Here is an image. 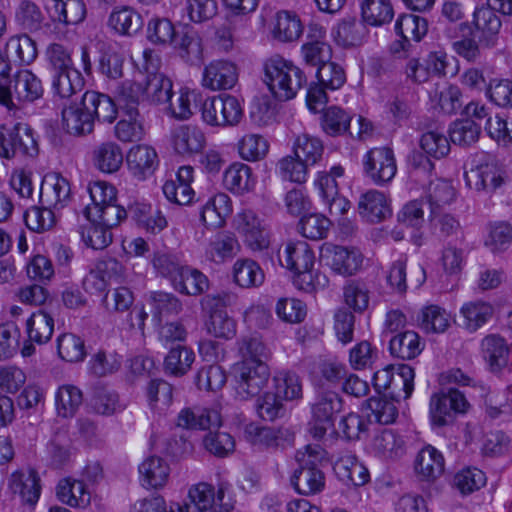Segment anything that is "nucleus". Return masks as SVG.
I'll use <instances>...</instances> for the list:
<instances>
[{
    "label": "nucleus",
    "instance_id": "nucleus-1",
    "mask_svg": "<svg viewBox=\"0 0 512 512\" xmlns=\"http://www.w3.org/2000/svg\"><path fill=\"white\" fill-rule=\"evenodd\" d=\"M264 75L269 90L280 101L293 99L307 82L299 67L278 55L265 61Z\"/></svg>",
    "mask_w": 512,
    "mask_h": 512
},
{
    "label": "nucleus",
    "instance_id": "nucleus-2",
    "mask_svg": "<svg viewBox=\"0 0 512 512\" xmlns=\"http://www.w3.org/2000/svg\"><path fill=\"white\" fill-rule=\"evenodd\" d=\"M475 166L465 172L466 184L478 192L492 193L504 183V170L495 156L477 153Z\"/></svg>",
    "mask_w": 512,
    "mask_h": 512
},
{
    "label": "nucleus",
    "instance_id": "nucleus-3",
    "mask_svg": "<svg viewBox=\"0 0 512 512\" xmlns=\"http://www.w3.org/2000/svg\"><path fill=\"white\" fill-rule=\"evenodd\" d=\"M322 449L319 446H307L300 461V467L291 476V485L302 495L320 493L325 487L324 473L318 468Z\"/></svg>",
    "mask_w": 512,
    "mask_h": 512
},
{
    "label": "nucleus",
    "instance_id": "nucleus-4",
    "mask_svg": "<svg viewBox=\"0 0 512 512\" xmlns=\"http://www.w3.org/2000/svg\"><path fill=\"white\" fill-rule=\"evenodd\" d=\"M201 115L203 121L208 125L232 127L240 123L243 117V108L235 96L221 94L204 100Z\"/></svg>",
    "mask_w": 512,
    "mask_h": 512
},
{
    "label": "nucleus",
    "instance_id": "nucleus-5",
    "mask_svg": "<svg viewBox=\"0 0 512 512\" xmlns=\"http://www.w3.org/2000/svg\"><path fill=\"white\" fill-rule=\"evenodd\" d=\"M40 79L29 70L16 73L9 87L0 86V105L9 111L18 110L21 102H32L42 96Z\"/></svg>",
    "mask_w": 512,
    "mask_h": 512
},
{
    "label": "nucleus",
    "instance_id": "nucleus-6",
    "mask_svg": "<svg viewBox=\"0 0 512 512\" xmlns=\"http://www.w3.org/2000/svg\"><path fill=\"white\" fill-rule=\"evenodd\" d=\"M342 409L341 397L333 391H319L311 405L309 433L315 439H322L333 430L336 414Z\"/></svg>",
    "mask_w": 512,
    "mask_h": 512
},
{
    "label": "nucleus",
    "instance_id": "nucleus-7",
    "mask_svg": "<svg viewBox=\"0 0 512 512\" xmlns=\"http://www.w3.org/2000/svg\"><path fill=\"white\" fill-rule=\"evenodd\" d=\"M236 394L241 400L259 395L267 385L270 370L264 361H240L235 367Z\"/></svg>",
    "mask_w": 512,
    "mask_h": 512
},
{
    "label": "nucleus",
    "instance_id": "nucleus-8",
    "mask_svg": "<svg viewBox=\"0 0 512 512\" xmlns=\"http://www.w3.org/2000/svg\"><path fill=\"white\" fill-rule=\"evenodd\" d=\"M469 403L465 395L456 389L447 393H436L430 399V418L432 425L443 427L452 424L455 414L465 413Z\"/></svg>",
    "mask_w": 512,
    "mask_h": 512
},
{
    "label": "nucleus",
    "instance_id": "nucleus-9",
    "mask_svg": "<svg viewBox=\"0 0 512 512\" xmlns=\"http://www.w3.org/2000/svg\"><path fill=\"white\" fill-rule=\"evenodd\" d=\"M362 163L365 175L376 185L389 183L397 172L394 153L388 147L370 149Z\"/></svg>",
    "mask_w": 512,
    "mask_h": 512
},
{
    "label": "nucleus",
    "instance_id": "nucleus-10",
    "mask_svg": "<svg viewBox=\"0 0 512 512\" xmlns=\"http://www.w3.org/2000/svg\"><path fill=\"white\" fill-rule=\"evenodd\" d=\"M234 228L243 237L244 244L252 251H262L269 247L266 229L251 209H242L234 217Z\"/></svg>",
    "mask_w": 512,
    "mask_h": 512
},
{
    "label": "nucleus",
    "instance_id": "nucleus-11",
    "mask_svg": "<svg viewBox=\"0 0 512 512\" xmlns=\"http://www.w3.org/2000/svg\"><path fill=\"white\" fill-rule=\"evenodd\" d=\"M414 369L406 364L399 365L397 374L394 376L391 369L387 366L376 371L373 375V386L378 391L388 390L391 385L401 386L398 392H390V396L394 401L408 399L414 390Z\"/></svg>",
    "mask_w": 512,
    "mask_h": 512
},
{
    "label": "nucleus",
    "instance_id": "nucleus-12",
    "mask_svg": "<svg viewBox=\"0 0 512 512\" xmlns=\"http://www.w3.org/2000/svg\"><path fill=\"white\" fill-rule=\"evenodd\" d=\"M72 200L69 181L58 173L46 174L40 186V201L54 210H61Z\"/></svg>",
    "mask_w": 512,
    "mask_h": 512
},
{
    "label": "nucleus",
    "instance_id": "nucleus-13",
    "mask_svg": "<svg viewBox=\"0 0 512 512\" xmlns=\"http://www.w3.org/2000/svg\"><path fill=\"white\" fill-rule=\"evenodd\" d=\"M237 81V66L228 60H214L203 71L202 85L213 91L231 89Z\"/></svg>",
    "mask_w": 512,
    "mask_h": 512
},
{
    "label": "nucleus",
    "instance_id": "nucleus-14",
    "mask_svg": "<svg viewBox=\"0 0 512 512\" xmlns=\"http://www.w3.org/2000/svg\"><path fill=\"white\" fill-rule=\"evenodd\" d=\"M321 260L340 275H352L362 264V256L356 250L336 245H327L321 252Z\"/></svg>",
    "mask_w": 512,
    "mask_h": 512
},
{
    "label": "nucleus",
    "instance_id": "nucleus-15",
    "mask_svg": "<svg viewBox=\"0 0 512 512\" xmlns=\"http://www.w3.org/2000/svg\"><path fill=\"white\" fill-rule=\"evenodd\" d=\"M126 162L130 174L138 181H143L154 174L159 158L152 146L139 144L130 148Z\"/></svg>",
    "mask_w": 512,
    "mask_h": 512
},
{
    "label": "nucleus",
    "instance_id": "nucleus-16",
    "mask_svg": "<svg viewBox=\"0 0 512 512\" xmlns=\"http://www.w3.org/2000/svg\"><path fill=\"white\" fill-rule=\"evenodd\" d=\"M122 264L114 259L107 258L96 263L95 267L85 276L83 287L90 294L103 293L110 280L122 274Z\"/></svg>",
    "mask_w": 512,
    "mask_h": 512
},
{
    "label": "nucleus",
    "instance_id": "nucleus-17",
    "mask_svg": "<svg viewBox=\"0 0 512 512\" xmlns=\"http://www.w3.org/2000/svg\"><path fill=\"white\" fill-rule=\"evenodd\" d=\"M358 212L362 219L369 223H379L390 217L392 213L387 196L375 189L360 195Z\"/></svg>",
    "mask_w": 512,
    "mask_h": 512
},
{
    "label": "nucleus",
    "instance_id": "nucleus-18",
    "mask_svg": "<svg viewBox=\"0 0 512 512\" xmlns=\"http://www.w3.org/2000/svg\"><path fill=\"white\" fill-rule=\"evenodd\" d=\"M222 425V416L219 405L211 408L193 410L182 409L177 417V426L185 429H212Z\"/></svg>",
    "mask_w": 512,
    "mask_h": 512
},
{
    "label": "nucleus",
    "instance_id": "nucleus-19",
    "mask_svg": "<svg viewBox=\"0 0 512 512\" xmlns=\"http://www.w3.org/2000/svg\"><path fill=\"white\" fill-rule=\"evenodd\" d=\"M241 251L237 237L229 231L216 233L205 249L206 258L215 264H224L232 260Z\"/></svg>",
    "mask_w": 512,
    "mask_h": 512
},
{
    "label": "nucleus",
    "instance_id": "nucleus-20",
    "mask_svg": "<svg viewBox=\"0 0 512 512\" xmlns=\"http://www.w3.org/2000/svg\"><path fill=\"white\" fill-rule=\"evenodd\" d=\"M472 25L480 34V40L486 46L492 47L495 45L502 22L491 5H481L475 8L472 15Z\"/></svg>",
    "mask_w": 512,
    "mask_h": 512
},
{
    "label": "nucleus",
    "instance_id": "nucleus-21",
    "mask_svg": "<svg viewBox=\"0 0 512 512\" xmlns=\"http://www.w3.org/2000/svg\"><path fill=\"white\" fill-rule=\"evenodd\" d=\"M63 129L74 136L90 134L94 129L92 114L83 106V98L62 109Z\"/></svg>",
    "mask_w": 512,
    "mask_h": 512
},
{
    "label": "nucleus",
    "instance_id": "nucleus-22",
    "mask_svg": "<svg viewBox=\"0 0 512 512\" xmlns=\"http://www.w3.org/2000/svg\"><path fill=\"white\" fill-rule=\"evenodd\" d=\"M279 261L283 267L297 272L313 268L315 255L305 241L289 242L283 251H279Z\"/></svg>",
    "mask_w": 512,
    "mask_h": 512
},
{
    "label": "nucleus",
    "instance_id": "nucleus-23",
    "mask_svg": "<svg viewBox=\"0 0 512 512\" xmlns=\"http://www.w3.org/2000/svg\"><path fill=\"white\" fill-rule=\"evenodd\" d=\"M173 48L178 57L189 65L198 66L203 60V45L199 34L192 29H185L177 34Z\"/></svg>",
    "mask_w": 512,
    "mask_h": 512
},
{
    "label": "nucleus",
    "instance_id": "nucleus-24",
    "mask_svg": "<svg viewBox=\"0 0 512 512\" xmlns=\"http://www.w3.org/2000/svg\"><path fill=\"white\" fill-rule=\"evenodd\" d=\"M46 8L52 21L64 25H76L86 16L83 0H47Z\"/></svg>",
    "mask_w": 512,
    "mask_h": 512
},
{
    "label": "nucleus",
    "instance_id": "nucleus-25",
    "mask_svg": "<svg viewBox=\"0 0 512 512\" xmlns=\"http://www.w3.org/2000/svg\"><path fill=\"white\" fill-rule=\"evenodd\" d=\"M9 488L14 494H18L23 502L34 505L40 497V478L32 469L16 471L10 476Z\"/></svg>",
    "mask_w": 512,
    "mask_h": 512
},
{
    "label": "nucleus",
    "instance_id": "nucleus-26",
    "mask_svg": "<svg viewBox=\"0 0 512 512\" xmlns=\"http://www.w3.org/2000/svg\"><path fill=\"white\" fill-rule=\"evenodd\" d=\"M140 481L144 488L160 489L166 485L170 475L167 461L158 456H149L139 465Z\"/></svg>",
    "mask_w": 512,
    "mask_h": 512
},
{
    "label": "nucleus",
    "instance_id": "nucleus-27",
    "mask_svg": "<svg viewBox=\"0 0 512 512\" xmlns=\"http://www.w3.org/2000/svg\"><path fill=\"white\" fill-rule=\"evenodd\" d=\"M224 494L222 490L218 491L217 500L215 501L214 488L207 483H199L192 486L188 492L189 503L184 508H180V512H204L212 509L215 512V508L218 510L222 503Z\"/></svg>",
    "mask_w": 512,
    "mask_h": 512
},
{
    "label": "nucleus",
    "instance_id": "nucleus-28",
    "mask_svg": "<svg viewBox=\"0 0 512 512\" xmlns=\"http://www.w3.org/2000/svg\"><path fill=\"white\" fill-rule=\"evenodd\" d=\"M56 495L60 502L73 508H86L91 502V493L83 481L71 477L58 482Z\"/></svg>",
    "mask_w": 512,
    "mask_h": 512
},
{
    "label": "nucleus",
    "instance_id": "nucleus-29",
    "mask_svg": "<svg viewBox=\"0 0 512 512\" xmlns=\"http://www.w3.org/2000/svg\"><path fill=\"white\" fill-rule=\"evenodd\" d=\"M129 213L138 227L151 234L160 233L168 225L163 213L147 203H134L129 207Z\"/></svg>",
    "mask_w": 512,
    "mask_h": 512
},
{
    "label": "nucleus",
    "instance_id": "nucleus-30",
    "mask_svg": "<svg viewBox=\"0 0 512 512\" xmlns=\"http://www.w3.org/2000/svg\"><path fill=\"white\" fill-rule=\"evenodd\" d=\"M232 212L231 200L228 195L219 193L211 197L202 207L201 221L207 228H220Z\"/></svg>",
    "mask_w": 512,
    "mask_h": 512
},
{
    "label": "nucleus",
    "instance_id": "nucleus-31",
    "mask_svg": "<svg viewBox=\"0 0 512 512\" xmlns=\"http://www.w3.org/2000/svg\"><path fill=\"white\" fill-rule=\"evenodd\" d=\"M83 106L92 114V119L112 123L117 118V107L106 94L96 91H86L83 95Z\"/></svg>",
    "mask_w": 512,
    "mask_h": 512
},
{
    "label": "nucleus",
    "instance_id": "nucleus-32",
    "mask_svg": "<svg viewBox=\"0 0 512 512\" xmlns=\"http://www.w3.org/2000/svg\"><path fill=\"white\" fill-rule=\"evenodd\" d=\"M174 150L181 155H190L199 152L205 144V136L195 126L181 125L172 132Z\"/></svg>",
    "mask_w": 512,
    "mask_h": 512
},
{
    "label": "nucleus",
    "instance_id": "nucleus-33",
    "mask_svg": "<svg viewBox=\"0 0 512 512\" xmlns=\"http://www.w3.org/2000/svg\"><path fill=\"white\" fill-rule=\"evenodd\" d=\"M233 281L241 288H254L263 284L265 275L260 265L250 258H239L232 266Z\"/></svg>",
    "mask_w": 512,
    "mask_h": 512
},
{
    "label": "nucleus",
    "instance_id": "nucleus-34",
    "mask_svg": "<svg viewBox=\"0 0 512 512\" xmlns=\"http://www.w3.org/2000/svg\"><path fill=\"white\" fill-rule=\"evenodd\" d=\"M493 314L494 308L492 304L484 300L466 302L460 309L463 326L470 332H475L486 324Z\"/></svg>",
    "mask_w": 512,
    "mask_h": 512
},
{
    "label": "nucleus",
    "instance_id": "nucleus-35",
    "mask_svg": "<svg viewBox=\"0 0 512 512\" xmlns=\"http://www.w3.org/2000/svg\"><path fill=\"white\" fill-rule=\"evenodd\" d=\"M90 405L95 413L103 416L114 415L125 408L118 393L104 385H97L93 388Z\"/></svg>",
    "mask_w": 512,
    "mask_h": 512
},
{
    "label": "nucleus",
    "instance_id": "nucleus-36",
    "mask_svg": "<svg viewBox=\"0 0 512 512\" xmlns=\"http://www.w3.org/2000/svg\"><path fill=\"white\" fill-rule=\"evenodd\" d=\"M93 163L103 173L117 172L123 164V153L112 141L101 143L93 150Z\"/></svg>",
    "mask_w": 512,
    "mask_h": 512
},
{
    "label": "nucleus",
    "instance_id": "nucleus-37",
    "mask_svg": "<svg viewBox=\"0 0 512 512\" xmlns=\"http://www.w3.org/2000/svg\"><path fill=\"white\" fill-rule=\"evenodd\" d=\"M303 32L300 18L292 12L280 11L276 14L272 28L274 39L280 42L298 40Z\"/></svg>",
    "mask_w": 512,
    "mask_h": 512
},
{
    "label": "nucleus",
    "instance_id": "nucleus-38",
    "mask_svg": "<svg viewBox=\"0 0 512 512\" xmlns=\"http://www.w3.org/2000/svg\"><path fill=\"white\" fill-rule=\"evenodd\" d=\"M223 183L233 193L242 194L248 192L255 184L252 177V169L244 163L234 162L225 170Z\"/></svg>",
    "mask_w": 512,
    "mask_h": 512
},
{
    "label": "nucleus",
    "instance_id": "nucleus-39",
    "mask_svg": "<svg viewBox=\"0 0 512 512\" xmlns=\"http://www.w3.org/2000/svg\"><path fill=\"white\" fill-rule=\"evenodd\" d=\"M423 348L424 343L414 331H405L395 335L389 344L391 354L402 360L414 359L422 352Z\"/></svg>",
    "mask_w": 512,
    "mask_h": 512
},
{
    "label": "nucleus",
    "instance_id": "nucleus-40",
    "mask_svg": "<svg viewBox=\"0 0 512 512\" xmlns=\"http://www.w3.org/2000/svg\"><path fill=\"white\" fill-rule=\"evenodd\" d=\"M415 470L426 480L439 477L444 471L443 455L432 446L424 447L416 456Z\"/></svg>",
    "mask_w": 512,
    "mask_h": 512
},
{
    "label": "nucleus",
    "instance_id": "nucleus-41",
    "mask_svg": "<svg viewBox=\"0 0 512 512\" xmlns=\"http://www.w3.org/2000/svg\"><path fill=\"white\" fill-rule=\"evenodd\" d=\"M146 395L150 408L163 415L173 402V387L163 379H152L146 387Z\"/></svg>",
    "mask_w": 512,
    "mask_h": 512
},
{
    "label": "nucleus",
    "instance_id": "nucleus-42",
    "mask_svg": "<svg viewBox=\"0 0 512 512\" xmlns=\"http://www.w3.org/2000/svg\"><path fill=\"white\" fill-rule=\"evenodd\" d=\"M361 17L366 25L380 27L391 22L394 10L388 0H363Z\"/></svg>",
    "mask_w": 512,
    "mask_h": 512
},
{
    "label": "nucleus",
    "instance_id": "nucleus-43",
    "mask_svg": "<svg viewBox=\"0 0 512 512\" xmlns=\"http://www.w3.org/2000/svg\"><path fill=\"white\" fill-rule=\"evenodd\" d=\"M142 83L144 100L157 105L170 102L173 96L172 82L164 74L147 76Z\"/></svg>",
    "mask_w": 512,
    "mask_h": 512
},
{
    "label": "nucleus",
    "instance_id": "nucleus-44",
    "mask_svg": "<svg viewBox=\"0 0 512 512\" xmlns=\"http://www.w3.org/2000/svg\"><path fill=\"white\" fill-rule=\"evenodd\" d=\"M484 358L493 371L499 370L507 364L509 349L504 338L491 334L481 342Z\"/></svg>",
    "mask_w": 512,
    "mask_h": 512
},
{
    "label": "nucleus",
    "instance_id": "nucleus-45",
    "mask_svg": "<svg viewBox=\"0 0 512 512\" xmlns=\"http://www.w3.org/2000/svg\"><path fill=\"white\" fill-rule=\"evenodd\" d=\"M311 30L314 31L318 39L307 41L303 44L301 49L302 55L308 65L319 67L329 61L331 48L327 43L320 40L325 35L323 27L315 25L311 27Z\"/></svg>",
    "mask_w": 512,
    "mask_h": 512
},
{
    "label": "nucleus",
    "instance_id": "nucleus-46",
    "mask_svg": "<svg viewBox=\"0 0 512 512\" xmlns=\"http://www.w3.org/2000/svg\"><path fill=\"white\" fill-rule=\"evenodd\" d=\"M293 153L310 167L322 159L324 145L319 138L304 133L296 137Z\"/></svg>",
    "mask_w": 512,
    "mask_h": 512
},
{
    "label": "nucleus",
    "instance_id": "nucleus-47",
    "mask_svg": "<svg viewBox=\"0 0 512 512\" xmlns=\"http://www.w3.org/2000/svg\"><path fill=\"white\" fill-rule=\"evenodd\" d=\"M26 327L30 342L44 344L52 337L54 331V319L45 311L38 310L28 318Z\"/></svg>",
    "mask_w": 512,
    "mask_h": 512
},
{
    "label": "nucleus",
    "instance_id": "nucleus-48",
    "mask_svg": "<svg viewBox=\"0 0 512 512\" xmlns=\"http://www.w3.org/2000/svg\"><path fill=\"white\" fill-rule=\"evenodd\" d=\"M109 25L119 34L133 35L141 29L143 20L134 9L124 6L112 11Z\"/></svg>",
    "mask_w": 512,
    "mask_h": 512
},
{
    "label": "nucleus",
    "instance_id": "nucleus-49",
    "mask_svg": "<svg viewBox=\"0 0 512 512\" xmlns=\"http://www.w3.org/2000/svg\"><path fill=\"white\" fill-rule=\"evenodd\" d=\"M417 321L421 329L427 333H443L450 325V316L444 308L428 305L421 309Z\"/></svg>",
    "mask_w": 512,
    "mask_h": 512
},
{
    "label": "nucleus",
    "instance_id": "nucleus-50",
    "mask_svg": "<svg viewBox=\"0 0 512 512\" xmlns=\"http://www.w3.org/2000/svg\"><path fill=\"white\" fill-rule=\"evenodd\" d=\"M195 360L194 352L183 345L172 347L164 359V370L174 376H183Z\"/></svg>",
    "mask_w": 512,
    "mask_h": 512
},
{
    "label": "nucleus",
    "instance_id": "nucleus-51",
    "mask_svg": "<svg viewBox=\"0 0 512 512\" xmlns=\"http://www.w3.org/2000/svg\"><path fill=\"white\" fill-rule=\"evenodd\" d=\"M125 115L126 117L121 119L114 128L116 138L122 142L141 140L144 136V127L139 118L138 109L130 107Z\"/></svg>",
    "mask_w": 512,
    "mask_h": 512
},
{
    "label": "nucleus",
    "instance_id": "nucleus-52",
    "mask_svg": "<svg viewBox=\"0 0 512 512\" xmlns=\"http://www.w3.org/2000/svg\"><path fill=\"white\" fill-rule=\"evenodd\" d=\"M84 215L87 220L97 221L100 224L112 229L126 218V210L117 205L115 202L108 203L104 206H86Z\"/></svg>",
    "mask_w": 512,
    "mask_h": 512
},
{
    "label": "nucleus",
    "instance_id": "nucleus-53",
    "mask_svg": "<svg viewBox=\"0 0 512 512\" xmlns=\"http://www.w3.org/2000/svg\"><path fill=\"white\" fill-rule=\"evenodd\" d=\"M373 450L384 459H396L404 453V440L391 429H384L374 437Z\"/></svg>",
    "mask_w": 512,
    "mask_h": 512
},
{
    "label": "nucleus",
    "instance_id": "nucleus-54",
    "mask_svg": "<svg viewBox=\"0 0 512 512\" xmlns=\"http://www.w3.org/2000/svg\"><path fill=\"white\" fill-rule=\"evenodd\" d=\"M308 166L293 155H286L276 163V173L283 180L291 183L303 184L307 181Z\"/></svg>",
    "mask_w": 512,
    "mask_h": 512
},
{
    "label": "nucleus",
    "instance_id": "nucleus-55",
    "mask_svg": "<svg viewBox=\"0 0 512 512\" xmlns=\"http://www.w3.org/2000/svg\"><path fill=\"white\" fill-rule=\"evenodd\" d=\"M208 287L209 280L202 272L186 266L174 285V288L180 293L191 296H197L204 293Z\"/></svg>",
    "mask_w": 512,
    "mask_h": 512
},
{
    "label": "nucleus",
    "instance_id": "nucleus-56",
    "mask_svg": "<svg viewBox=\"0 0 512 512\" xmlns=\"http://www.w3.org/2000/svg\"><path fill=\"white\" fill-rule=\"evenodd\" d=\"M395 31L404 40L420 41L428 31V24L425 18L405 14L398 17L395 23Z\"/></svg>",
    "mask_w": 512,
    "mask_h": 512
},
{
    "label": "nucleus",
    "instance_id": "nucleus-57",
    "mask_svg": "<svg viewBox=\"0 0 512 512\" xmlns=\"http://www.w3.org/2000/svg\"><path fill=\"white\" fill-rule=\"evenodd\" d=\"M6 53L13 61L30 64L37 56L34 41L27 35L11 37L6 43Z\"/></svg>",
    "mask_w": 512,
    "mask_h": 512
},
{
    "label": "nucleus",
    "instance_id": "nucleus-58",
    "mask_svg": "<svg viewBox=\"0 0 512 512\" xmlns=\"http://www.w3.org/2000/svg\"><path fill=\"white\" fill-rule=\"evenodd\" d=\"M87 221L88 223L80 228L81 238L85 245L95 250L106 248L112 242L111 229L97 221Z\"/></svg>",
    "mask_w": 512,
    "mask_h": 512
},
{
    "label": "nucleus",
    "instance_id": "nucleus-59",
    "mask_svg": "<svg viewBox=\"0 0 512 512\" xmlns=\"http://www.w3.org/2000/svg\"><path fill=\"white\" fill-rule=\"evenodd\" d=\"M351 116L337 106L328 107L322 115L321 127L330 136H339L348 131Z\"/></svg>",
    "mask_w": 512,
    "mask_h": 512
},
{
    "label": "nucleus",
    "instance_id": "nucleus-60",
    "mask_svg": "<svg viewBox=\"0 0 512 512\" xmlns=\"http://www.w3.org/2000/svg\"><path fill=\"white\" fill-rule=\"evenodd\" d=\"M239 155L246 161H259L269 150L267 140L259 134H246L237 144Z\"/></svg>",
    "mask_w": 512,
    "mask_h": 512
},
{
    "label": "nucleus",
    "instance_id": "nucleus-61",
    "mask_svg": "<svg viewBox=\"0 0 512 512\" xmlns=\"http://www.w3.org/2000/svg\"><path fill=\"white\" fill-rule=\"evenodd\" d=\"M276 394L283 400H298L302 398V383L299 376L293 372H278L274 378Z\"/></svg>",
    "mask_w": 512,
    "mask_h": 512
},
{
    "label": "nucleus",
    "instance_id": "nucleus-62",
    "mask_svg": "<svg viewBox=\"0 0 512 512\" xmlns=\"http://www.w3.org/2000/svg\"><path fill=\"white\" fill-rule=\"evenodd\" d=\"M59 356L71 363L81 362L86 356L84 341L77 335L65 333L57 339Z\"/></svg>",
    "mask_w": 512,
    "mask_h": 512
},
{
    "label": "nucleus",
    "instance_id": "nucleus-63",
    "mask_svg": "<svg viewBox=\"0 0 512 512\" xmlns=\"http://www.w3.org/2000/svg\"><path fill=\"white\" fill-rule=\"evenodd\" d=\"M244 435L246 440L254 446L275 448L279 445L280 430L272 427L249 423L245 426Z\"/></svg>",
    "mask_w": 512,
    "mask_h": 512
},
{
    "label": "nucleus",
    "instance_id": "nucleus-64",
    "mask_svg": "<svg viewBox=\"0 0 512 512\" xmlns=\"http://www.w3.org/2000/svg\"><path fill=\"white\" fill-rule=\"evenodd\" d=\"M82 392L75 386L65 385L58 389L56 394V408L58 415L72 417L82 404Z\"/></svg>",
    "mask_w": 512,
    "mask_h": 512
}]
</instances>
